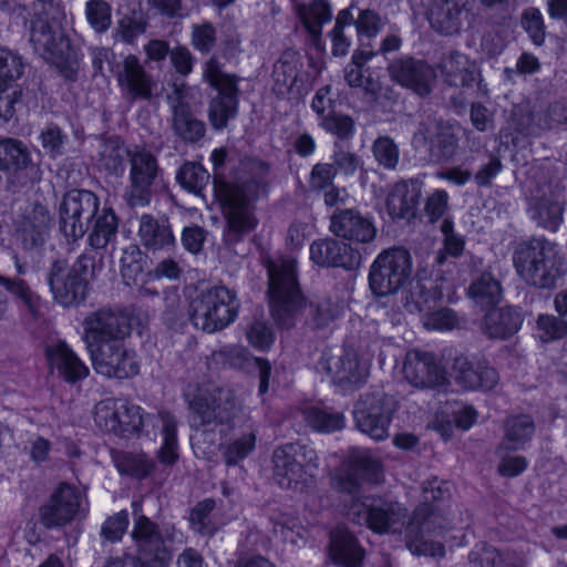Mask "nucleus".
I'll return each instance as SVG.
<instances>
[{
	"label": "nucleus",
	"mask_w": 567,
	"mask_h": 567,
	"mask_svg": "<svg viewBox=\"0 0 567 567\" xmlns=\"http://www.w3.org/2000/svg\"><path fill=\"white\" fill-rule=\"evenodd\" d=\"M511 124L518 133L530 135L542 127L543 123L536 124L534 113L528 104L516 105L512 111Z\"/></svg>",
	"instance_id": "nucleus-62"
},
{
	"label": "nucleus",
	"mask_w": 567,
	"mask_h": 567,
	"mask_svg": "<svg viewBox=\"0 0 567 567\" xmlns=\"http://www.w3.org/2000/svg\"><path fill=\"white\" fill-rule=\"evenodd\" d=\"M130 334V317L122 311L101 308L84 319L82 340L97 374L127 379L138 373L136 357L125 343Z\"/></svg>",
	"instance_id": "nucleus-1"
},
{
	"label": "nucleus",
	"mask_w": 567,
	"mask_h": 567,
	"mask_svg": "<svg viewBox=\"0 0 567 567\" xmlns=\"http://www.w3.org/2000/svg\"><path fill=\"white\" fill-rule=\"evenodd\" d=\"M173 112V130L185 142H197L204 137L205 123L196 118L183 97L181 90H175L167 96Z\"/></svg>",
	"instance_id": "nucleus-30"
},
{
	"label": "nucleus",
	"mask_w": 567,
	"mask_h": 567,
	"mask_svg": "<svg viewBox=\"0 0 567 567\" xmlns=\"http://www.w3.org/2000/svg\"><path fill=\"white\" fill-rule=\"evenodd\" d=\"M99 205V198L90 190L74 189L65 194L59 209L60 229L64 236L73 240L83 237Z\"/></svg>",
	"instance_id": "nucleus-16"
},
{
	"label": "nucleus",
	"mask_w": 567,
	"mask_h": 567,
	"mask_svg": "<svg viewBox=\"0 0 567 567\" xmlns=\"http://www.w3.org/2000/svg\"><path fill=\"white\" fill-rule=\"evenodd\" d=\"M456 313L449 308H441L427 313L424 327L429 330H451L458 326Z\"/></svg>",
	"instance_id": "nucleus-64"
},
{
	"label": "nucleus",
	"mask_w": 567,
	"mask_h": 567,
	"mask_svg": "<svg viewBox=\"0 0 567 567\" xmlns=\"http://www.w3.org/2000/svg\"><path fill=\"white\" fill-rule=\"evenodd\" d=\"M412 274L411 255L403 248H391L380 252L370 266L369 286L378 297L396 293L409 281Z\"/></svg>",
	"instance_id": "nucleus-11"
},
{
	"label": "nucleus",
	"mask_w": 567,
	"mask_h": 567,
	"mask_svg": "<svg viewBox=\"0 0 567 567\" xmlns=\"http://www.w3.org/2000/svg\"><path fill=\"white\" fill-rule=\"evenodd\" d=\"M454 379L466 390H492L499 380L497 371L485 362H472L465 357H457L453 363Z\"/></svg>",
	"instance_id": "nucleus-27"
},
{
	"label": "nucleus",
	"mask_w": 567,
	"mask_h": 567,
	"mask_svg": "<svg viewBox=\"0 0 567 567\" xmlns=\"http://www.w3.org/2000/svg\"><path fill=\"white\" fill-rule=\"evenodd\" d=\"M347 517L371 530L383 534L396 530L406 516V508L396 502L372 501L367 504L362 496L343 499Z\"/></svg>",
	"instance_id": "nucleus-14"
},
{
	"label": "nucleus",
	"mask_w": 567,
	"mask_h": 567,
	"mask_svg": "<svg viewBox=\"0 0 567 567\" xmlns=\"http://www.w3.org/2000/svg\"><path fill=\"white\" fill-rule=\"evenodd\" d=\"M513 262L518 276L537 288H551L561 275L563 262L556 245L543 238L520 243Z\"/></svg>",
	"instance_id": "nucleus-4"
},
{
	"label": "nucleus",
	"mask_w": 567,
	"mask_h": 567,
	"mask_svg": "<svg viewBox=\"0 0 567 567\" xmlns=\"http://www.w3.org/2000/svg\"><path fill=\"white\" fill-rule=\"evenodd\" d=\"M85 16L95 32L104 33L111 25L112 8L104 0H90L85 4Z\"/></svg>",
	"instance_id": "nucleus-54"
},
{
	"label": "nucleus",
	"mask_w": 567,
	"mask_h": 567,
	"mask_svg": "<svg viewBox=\"0 0 567 567\" xmlns=\"http://www.w3.org/2000/svg\"><path fill=\"white\" fill-rule=\"evenodd\" d=\"M452 289L453 285L444 276L436 274L435 278L425 279L420 277L413 295L417 296V302L427 303L442 299Z\"/></svg>",
	"instance_id": "nucleus-46"
},
{
	"label": "nucleus",
	"mask_w": 567,
	"mask_h": 567,
	"mask_svg": "<svg viewBox=\"0 0 567 567\" xmlns=\"http://www.w3.org/2000/svg\"><path fill=\"white\" fill-rule=\"evenodd\" d=\"M120 399H106L100 401L94 406V421L95 424L103 431L116 434L120 429L118 413H122V409L118 411Z\"/></svg>",
	"instance_id": "nucleus-50"
},
{
	"label": "nucleus",
	"mask_w": 567,
	"mask_h": 567,
	"mask_svg": "<svg viewBox=\"0 0 567 567\" xmlns=\"http://www.w3.org/2000/svg\"><path fill=\"white\" fill-rule=\"evenodd\" d=\"M468 297L481 307H488L502 300L501 282L489 272H483L467 289Z\"/></svg>",
	"instance_id": "nucleus-41"
},
{
	"label": "nucleus",
	"mask_w": 567,
	"mask_h": 567,
	"mask_svg": "<svg viewBox=\"0 0 567 567\" xmlns=\"http://www.w3.org/2000/svg\"><path fill=\"white\" fill-rule=\"evenodd\" d=\"M564 206L558 200L540 197L532 209V217L537 224L550 231H556L563 223Z\"/></svg>",
	"instance_id": "nucleus-44"
},
{
	"label": "nucleus",
	"mask_w": 567,
	"mask_h": 567,
	"mask_svg": "<svg viewBox=\"0 0 567 567\" xmlns=\"http://www.w3.org/2000/svg\"><path fill=\"white\" fill-rule=\"evenodd\" d=\"M303 64L300 54L286 50L275 63L272 70V90L278 96H286L293 91L299 93L298 80Z\"/></svg>",
	"instance_id": "nucleus-33"
},
{
	"label": "nucleus",
	"mask_w": 567,
	"mask_h": 567,
	"mask_svg": "<svg viewBox=\"0 0 567 567\" xmlns=\"http://www.w3.org/2000/svg\"><path fill=\"white\" fill-rule=\"evenodd\" d=\"M0 285L19 298L34 318L38 316L39 298L32 292L24 280L0 275Z\"/></svg>",
	"instance_id": "nucleus-53"
},
{
	"label": "nucleus",
	"mask_w": 567,
	"mask_h": 567,
	"mask_svg": "<svg viewBox=\"0 0 567 567\" xmlns=\"http://www.w3.org/2000/svg\"><path fill=\"white\" fill-rule=\"evenodd\" d=\"M116 81L123 95L128 101H151L156 87L153 76L134 54L126 55L117 64Z\"/></svg>",
	"instance_id": "nucleus-21"
},
{
	"label": "nucleus",
	"mask_w": 567,
	"mask_h": 567,
	"mask_svg": "<svg viewBox=\"0 0 567 567\" xmlns=\"http://www.w3.org/2000/svg\"><path fill=\"white\" fill-rule=\"evenodd\" d=\"M238 309L236 293L224 286H215L192 300L189 317L195 328L213 333L230 324Z\"/></svg>",
	"instance_id": "nucleus-8"
},
{
	"label": "nucleus",
	"mask_w": 567,
	"mask_h": 567,
	"mask_svg": "<svg viewBox=\"0 0 567 567\" xmlns=\"http://www.w3.org/2000/svg\"><path fill=\"white\" fill-rule=\"evenodd\" d=\"M471 2L473 0H429L431 25L443 34L457 32Z\"/></svg>",
	"instance_id": "nucleus-29"
},
{
	"label": "nucleus",
	"mask_w": 567,
	"mask_h": 567,
	"mask_svg": "<svg viewBox=\"0 0 567 567\" xmlns=\"http://www.w3.org/2000/svg\"><path fill=\"white\" fill-rule=\"evenodd\" d=\"M470 560L473 567H524L522 558L516 553H501L493 547L484 548L481 553H472Z\"/></svg>",
	"instance_id": "nucleus-45"
},
{
	"label": "nucleus",
	"mask_w": 567,
	"mask_h": 567,
	"mask_svg": "<svg viewBox=\"0 0 567 567\" xmlns=\"http://www.w3.org/2000/svg\"><path fill=\"white\" fill-rule=\"evenodd\" d=\"M192 45L200 53H209L216 44V29L210 22L194 24Z\"/></svg>",
	"instance_id": "nucleus-61"
},
{
	"label": "nucleus",
	"mask_w": 567,
	"mask_h": 567,
	"mask_svg": "<svg viewBox=\"0 0 567 567\" xmlns=\"http://www.w3.org/2000/svg\"><path fill=\"white\" fill-rule=\"evenodd\" d=\"M421 198L417 182H400L393 185L386 197V210L392 218L408 219L416 216Z\"/></svg>",
	"instance_id": "nucleus-31"
},
{
	"label": "nucleus",
	"mask_w": 567,
	"mask_h": 567,
	"mask_svg": "<svg viewBox=\"0 0 567 567\" xmlns=\"http://www.w3.org/2000/svg\"><path fill=\"white\" fill-rule=\"evenodd\" d=\"M203 75L205 81L218 91V95L210 101L208 116L213 127L221 130L237 113V78L224 73L219 61L215 56H212L205 63Z\"/></svg>",
	"instance_id": "nucleus-12"
},
{
	"label": "nucleus",
	"mask_w": 567,
	"mask_h": 567,
	"mask_svg": "<svg viewBox=\"0 0 567 567\" xmlns=\"http://www.w3.org/2000/svg\"><path fill=\"white\" fill-rule=\"evenodd\" d=\"M252 168L257 174L246 179L214 181L215 193L226 220L224 238L228 244L239 241L257 226L255 202L266 192L265 176L268 168L262 163H252Z\"/></svg>",
	"instance_id": "nucleus-2"
},
{
	"label": "nucleus",
	"mask_w": 567,
	"mask_h": 567,
	"mask_svg": "<svg viewBox=\"0 0 567 567\" xmlns=\"http://www.w3.org/2000/svg\"><path fill=\"white\" fill-rule=\"evenodd\" d=\"M520 313L512 308L492 309L484 318V332L491 339H505L511 337L522 326Z\"/></svg>",
	"instance_id": "nucleus-36"
},
{
	"label": "nucleus",
	"mask_w": 567,
	"mask_h": 567,
	"mask_svg": "<svg viewBox=\"0 0 567 567\" xmlns=\"http://www.w3.org/2000/svg\"><path fill=\"white\" fill-rule=\"evenodd\" d=\"M319 125L339 140H349L354 134V121L351 116L332 112L320 120Z\"/></svg>",
	"instance_id": "nucleus-56"
},
{
	"label": "nucleus",
	"mask_w": 567,
	"mask_h": 567,
	"mask_svg": "<svg viewBox=\"0 0 567 567\" xmlns=\"http://www.w3.org/2000/svg\"><path fill=\"white\" fill-rule=\"evenodd\" d=\"M274 477L282 488L302 489L319 467L317 452L301 444H285L272 454Z\"/></svg>",
	"instance_id": "nucleus-10"
},
{
	"label": "nucleus",
	"mask_w": 567,
	"mask_h": 567,
	"mask_svg": "<svg viewBox=\"0 0 567 567\" xmlns=\"http://www.w3.org/2000/svg\"><path fill=\"white\" fill-rule=\"evenodd\" d=\"M536 327L543 342L559 340L567 334V321L561 317L540 315Z\"/></svg>",
	"instance_id": "nucleus-58"
},
{
	"label": "nucleus",
	"mask_w": 567,
	"mask_h": 567,
	"mask_svg": "<svg viewBox=\"0 0 567 567\" xmlns=\"http://www.w3.org/2000/svg\"><path fill=\"white\" fill-rule=\"evenodd\" d=\"M317 370L327 374L330 381L344 389L364 383L369 375V364L353 349L332 347L326 349Z\"/></svg>",
	"instance_id": "nucleus-13"
},
{
	"label": "nucleus",
	"mask_w": 567,
	"mask_h": 567,
	"mask_svg": "<svg viewBox=\"0 0 567 567\" xmlns=\"http://www.w3.org/2000/svg\"><path fill=\"white\" fill-rule=\"evenodd\" d=\"M30 42L47 62L69 81H75L80 68L79 55L66 34L42 19L32 21Z\"/></svg>",
	"instance_id": "nucleus-7"
},
{
	"label": "nucleus",
	"mask_w": 567,
	"mask_h": 567,
	"mask_svg": "<svg viewBox=\"0 0 567 567\" xmlns=\"http://www.w3.org/2000/svg\"><path fill=\"white\" fill-rule=\"evenodd\" d=\"M137 236L141 245L148 251L169 249L175 244L168 220L150 214L141 216Z\"/></svg>",
	"instance_id": "nucleus-32"
},
{
	"label": "nucleus",
	"mask_w": 567,
	"mask_h": 567,
	"mask_svg": "<svg viewBox=\"0 0 567 567\" xmlns=\"http://www.w3.org/2000/svg\"><path fill=\"white\" fill-rule=\"evenodd\" d=\"M85 503L83 492L71 484L61 483L42 506L41 522L49 528L65 525L84 512Z\"/></svg>",
	"instance_id": "nucleus-20"
},
{
	"label": "nucleus",
	"mask_w": 567,
	"mask_h": 567,
	"mask_svg": "<svg viewBox=\"0 0 567 567\" xmlns=\"http://www.w3.org/2000/svg\"><path fill=\"white\" fill-rule=\"evenodd\" d=\"M396 410L395 400L384 393H367L354 406L357 427L374 441L389 436V427Z\"/></svg>",
	"instance_id": "nucleus-15"
},
{
	"label": "nucleus",
	"mask_w": 567,
	"mask_h": 567,
	"mask_svg": "<svg viewBox=\"0 0 567 567\" xmlns=\"http://www.w3.org/2000/svg\"><path fill=\"white\" fill-rule=\"evenodd\" d=\"M116 466L122 473L142 478L153 472L155 463L143 453H123L116 458Z\"/></svg>",
	"instance_id": "nucleus-51"
},
{
	"label": "nucleus",
	"mask_w": 567,
	"mask_h": 567,
	"mask_svg": "<svg viewBox=\"0 0 567 567\" xmlns=\"http://www.w3.org/2000/svg\"><path fill=\"white\" fill-rule=\"evenodd\" d=\"M188 405L193 426L197 429L229 424L241 412L236 393L212 382L198 385L194 394H188Z\"/></svg>",
	"instance_id": "nucleus-6"
},
{
	"label": "nucleus",
	"mask_w": 567,
	"mask_h": 567,
	"mask_svg": "<svg viewBox=\"0 0 567 567\" xmlns=\"http://www.w3.org/2000/svg\"><path fill=\"white\" fill-rule=\"evenodd\" d=\"M403 375L416 389H434L447 383L446 371L440 359L433 352L420 349L406 352Z\"/></svg>",
	"instance_id": "nucleus-19"
},
{
	"label": "nucleus",
	"mask_w": 567,
	"mask_h": 567,
	"mask_svg": "<svg viewBox=\"0 0 567 567\" xmlns=\"http://www.w3.org/2000/svg\"><path fill=\"white\" fill-rule=\"evenodd\" d=\"M268 292L274 320L289 329L303 305L296 271V260L280 258L268 262Z\"/></svg>",
	"instance_id": "nucleus-5"
},
{
	"label": "nucleus",
	"mask_w": 567,
	"mask_h": 567,
	"mask_svg": "<svg viewBox=\"0 0 567 567\" xmlns=\"http://www.w3.org/2000/svg\"><path fill=\"white\" fill-rule=\"evenodd\" d=\"M118 221L111 208H104L94 221L87 241L93 249H104L115 237Z\"/></svg>",
	"instance_id": "nucleus-43"
},
{
	"label": "nucleus",
	"mask_w": 567,
	"mask_h": 567,
	"mask_svg": "<svg viewBox=\"0 0 567 567\" xmlns=\"http://www.w3.org/2000/svg\"><path fill=\"white\" fill-rule=\"evenodd\" d=\"M303 417L310 427L319 432L338 431L344 425L342 414L331 413L317 406L305 409Z\"/></svg>",
	"instance_id": "nucleus-47"
},
{
	"label": "nucleus",
	"mask_w": 567,
	"mask_h": 567,
	"mask_svg": "<svg viewBox=\"0 0 567 567\" xmlns=\"http://www.w3.org/2000/svg\"><path fill=\"white\" fill-rule=\"evenodd\" d=\"M522 25L536 45L545 40V24L542 12L536 8H528L523 12Z\"/></svg>",
	"instance_id": "nucleus-60"
},
{
	"label": "nucleus",
	"mask_w": 567,
	"mask_h": 567,
	"mask_svg": "<svg viewBox=\"0 0 567 567\" xmlns=\"http://www.w3.org/2000/svg\"><path fill=\"white\" fill-rule=\"evenodd\" d=\"M446 492L436 480L423 486L422 503L415 508L405 528L406 546L413 554L444 556V546L426 539V536L444 529L450 523L449 513L439 505L430 504L443 499Z\"/></svg>",
	"instance_id": "nucleus-3"
},
{
	"label": "nucleus",
	"mask_w": 567,
	"mask_h": 567,
	"mask_svg": "<svg viewBox=\"0 0 567 567\" xmlns=\"http://www.w3.org/2000/svg\"><path fill=\"white\" fill-rule=\"evenodd\" d=\"M375 161L388 169H394L399 164L400 151L389 136H379L372 144Z\"/></svg>",
	"instance_id": "nucleus-57"
},
{
	"label": "nucleus",
	"mask_w": 567,
	"mask_h": 567,
	"mask_svg": "<svg viewBox=\"0 0 567 567\" xmlns=\"http://www.w3.org/2000/svg\"><path fill=\"white\" fill-rule=\"evenodd\" d=\"M179 185L186 190L199 194L209 182V173L197 163H185L177 173Z\"/></svg>",
	"instance_id": "nucleus-49"
},
{
	"label": "nucleus",
	"mask_w": 567,
	"mask_h": 567,
	"mask_svg": "<svg viewBox=\"0 0 567 567\" xmlns=\"http://www.w3.org/2000/svg\"><path fill=\"white\" fill-rule=\"evenodd\" d=\"M330 230L338 237L360 244L371 243L377 228L371 218L357 209H338L330 218Z\"/></svg>",
	"instance_id": "nucleus-25"
},
{
	"label": "nucleus",
	"mask_w": 567,
	"mask_h": 567,
	"mask_svg": "<svg viewBox=\"0 0 567 567\" xmlns=\"http://www.w3.org/2000/svg\"><path fill=\"white\" fill-rule=\"evenodd\" d=\"M330 555L338 565L358 567L363 558V550L353 535L346 528L338 527L331 534Z\"/></svg>",
	"instance_id": "nucleus-37"
},
{
	"label": "nucleus",
	"mask_w": 567,
	"mask_h": 567,
	"mask_svg": "<svg viewBox=\"0 0 567 567\" xmlns=\"http://www.w3.org/2000/svg\"><path fill=\"white\" fill-rule=\"evenodd\" d=\"M94 274V257L82 254L68 267L64 261H55L49 272V285L54 299L63 307H72L85 300L89 281Z\"/></svg>",
	"instance_id": "nucleus-9"
},
{
	"label": "nucleus",
	"mask_w": 567,
	"mask_h": 567,
	"mask_svg": "<svg viewBox=\"0 0 567 567\" xmlns=\"http://www.w3.org/2000/svg\"><path fill=\"white\" fill-rule=\"evenodd\" d=\"M388 71L393 81L421 96L431 92L436 78L434 69L429 63L410 56L393 61L389 64Z\"/></svg>",
	"instance_id": "nucleus-23"
},
{
	"label": "nucleus",
	"mask_w": 567,
	"mask_h": 567,
	"mask_svg": "<svg viewBox=\"0 0 567 567\" xmlns=\"http://www.w3.org/2000/svg\"><path fill=\"white\" fill-rule=\"evenodd\" d=\"M22 58L7 49L0 48V115L10 113L13 104L11 95L7 94L9 83L19 79L23 72Z\"/></svg>",
	"instance_id": "nucleus-35"
},
{
	"label": "nucleus",
	"mask_w": 567,
	"mask_h": 567,
	"mask_svg": "<svg viewBox=\"0 0 567 567\" xmlns=\"http://www.w3.org/2000/svg\"><path fill=\"white\" fill-rule=\"evenodd\" d=\"M131 155L123 142L118 138H109L101 142L97 153V164L111 175H122L125 164Z\"/></svg>",
	"instance_id": "nucleus-40"
},
{
	"label": "nucleus",
	"mask_w": 567,
	"mask_h": 567,
	"mask_svg": "<svg viewBox=\"0 0 567 567\" xmlns=\"http://www.w3.org/2000/svg\"><path fill=\"white\" fill-rule=\"evenodd\" d=\"M535 432L534 420L526 414L513 415L504 422V437L498 451H517L532 439Z\"/></svg>",
	"instance_id": "nucleus-38"
},
{
	"label": "nucleus",
	"mask_w": 567,
	"mask_h": 567,
	"mask_svg": "<svg viewBox=\"0 0 567 567\" xmlns=\"http://www.w3.org/2000/svg\"><path fill=\"white\" fill-rule=\"evenodd\" d=\"M146 28L147 21L143 17L125 16L118 21L116 33L123 42L132 44Z\"/></svg>",
	"instance_id": "nucleus-63"
},
{
	"label": "nucleus",
	"mask_w": 567,
	"mask_h": 567,
	"mask_svg": "<svg viewBox=\"0 0 567 567\" xmlns=\"http://www.w3.org/2000/svg\"><path fill=\"white\" fill-rule=\"evenodd\" d=\"M382 477L381 462L368 452H354L349 458L346 472L331 475V486L348 499L361 496L362 481L379 483Z\"/></svg>",
	"instance_id": "nucleus-18"
},
{
	"label": "nucleus",
	"mask_w": 567,
	"mask_h": 567,
	"mask_svg": "<svg viewBox=\"0 0 567 567\" xmlns=\"http://www.w3.org/2000/svg\"><path fill=\"white\" fill-rule=\"evenodd\" d=\"M412 144L414 148L429 145L430 155L436 162L452 158L457 150V138L453 128L432 120L419 124Z\"/></svg>",
	"instance_id": "nucleus-22"
},
{
	"label": "nucleus",
	"mask_w": 567,
	"mask_h": 567,
	"mask_svg": "<svg viewBox=\"0 0 567 567\" xmlns=\"http://www.w3.org/2000/svg\"><path fill=\"white\" fill-rule=\"evenodd\" d=\"M50 226V212L40 203L27 205L16 219L17 236L24 249H35L42 246Z\"/></svg>",
	"instance_id": "nucleus-24"
},
{
	"label": "nucleus",
	"mask_w": 567,
	"mask_h": 567,
	"mask_svg": "<svg viewBox=\"0 0 567 567\" xmlns=\"http://www.w3.org/2000/svg\"><path fill=\"white\" fill-rule=\"evenodd\" d=\"M341 313L339 303L330 298H318L309 305L308 316L315 328H323L334 321Z\"/></svg>",
	"instance_id": "nucleus-52"
},
{
	"label": "nucleus",
	"mask_w": 567,
	"mask_h": 567,
	"mask_svg": "<svg viewBox=\"0 0 567 567\" xmlns=\"http://www.w3.org/2000/svg\"><path fill=\"white\" fill-rule=\"evenodd\" d=\"M298 16L313 41H318L322 33V25L332 18L331 6L327 0H312L297 7Z\"/></svg>",
	"instance_id": "nucleus-39"
},
{
	"label": "nucleus",
	"mask_w": 567,
	"mask_h": 567,
	"mask_svg": "<svg viewBox=\"0 0 567 567\" xmlns=\"http://www.w3.org/2000/svg\"><path fill=\"white\" fill-rule=\"evenodd\" d=\"M158 420L162 426L163 443L157 452V458L164 465H173L178 460L177 421L168 412H159Z\"/></svg>",
	"instance_id": "nucleus-42"
},
{
	"label": "nucleus",
	"mask_w": 567,
	"mask_h": 567,
	"mask_svg": "<svg viewBox=\"0 0 567 567\" xmlns=\"http://www.w3.org/2000/svg\"><path fill=\"white\" fill-rule=\"evenodd\" d=\"M120 409H122V411L124 410V412L118 413L120 416L117 419L120 421V429L118 432H116V435H138L145 423V416L143 415L142 409L138 405L123 400L118 401V410Z\"/></svg>",
	"instance_id": "nucleus-48"
},
{
	"label": "nucleus",
	"mask_w": 567,
	"mask_h": 567,
	"mask_svg": "<svg viewBox=\"0 0 567 567\" xmlns=\"http://www.w3.org/2000/svg\"><path fill=\"white\" fill-rule=\"evenodd\" d=\"M130 188L125 193L126 202L131 206H146L151 202V187L161 173L154 154L144 147L135 146L131 150Z\"/></svg>",
	"instance_id": "nucleus-17"
},
{
	"label": "nucleus",
	"mask_w": 567,
	"mask_h": 567,
	"mask_svg": "<svg viewBox=\"0 0 567 567\" xmlns=\"http://www.w3.org/2000/svg\"><path fill=\"white\" fill-rule=\"evenodd\" d=\"M311 259L321 266L353 269L360 265V254L348 244L332 238L321 239L310 246Z\"/></svg>",
	"instance_id": "nucleus-28"
},
{
	"label": "nucleus",
	"mask_w": 567,
	"mask_h": 567,
	"mask_svg": "<svg viewBox=\"0 0 567 567\" xmlns=\"http://www.w3.org/2000/svg\"><path fill=\"white\" fill-rule=\"evenodd\" d=\"M256 444V434L254 431H250L247 434H244L241 437L235 440L230 443L225 453V462L227 465H235L240 460L245 458L254 449Z\"/></svg>",
	"instance_id": "nucleus-59"
},
{
	"label": "nucleus",
	"mask_w": 567,
	"mask_h": 567,
	"mask_svg": "<svg viewBox=\"0 0 567 567\" xmlns=\"http://www.w3.org/2000/svg\"><path fill=\"white\" fill-rule=\"evenodd\" d=\"M47 358L52 372L68 383H76L89 375V367L64 341L49 346Z\"/></svg>",
	"instance_id": "nucleus-26"
},
{
	"label": "nucleus",
	"mask_w": 567,
	"mask_h": 567,
	"mask_svg": "<svg viewBox=\"0 0 567 567\" xmlns=\"http://www.w3.org/2000/svg\"><path fill=\"white\" fill-rule=\"evenodd\" d=\"M215 508V501L207 498L198 503L190 513V524L194 530L205 536H212L216 532V526L212 519V513Z\"/></svg>",
	"instance_id": "nucleus-55"
},
{
	"label": "nucleus",
	"mask_w": 567,
	"mask_h": 567,
	"mask_svg": "<svg viewBox=\"0 0 567 567\" xmlns=\"http://www.w3.org/2000/svg\"><path fill=\"white\" fill-rule=\"evenodd\" d=\"M444 81L451 86H471L475 81L476 65L467 55L451 52L437 65Z\"/></svg>",
	"instance_id": "nucleus-34"
}]
</instances>
